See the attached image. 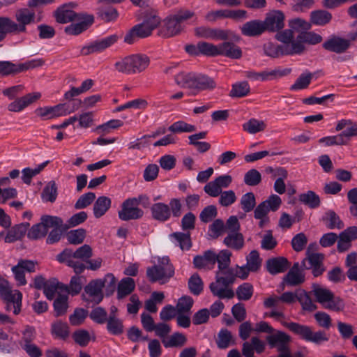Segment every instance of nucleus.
Segmentation results:
<instances>
[{
	"instance_id": "f257e3e1",
	"label": "nucleus",
	"mask_w": 357,
	"mask_h": 357,
	"mask_svg": "<svg viewBox=\"0 0 357 357\" xmlns=\"http://www.w3.org/2000/svg\"><path fill=\"white\" fill-rule=\"evenodd\" d=\"M250 271V268L244 265L227 269L223 272L224 276L219 275V272H216L215 281L210 284V290L215 296L220 299L232 298L235 294L229 287L237 277L243 280L246 279Z\"/></svg>"
},
{
	"instance_id": "f03ea898",
	"label": "nucleus",
	"mask_w": 357,
	"mask_h": 357,
	"mask_svg": "<svg viewBox=\"0 0 357 357\" xmlns=\"http://www.w3.org/2000/svg\"><path fill=\"white\" fill-rule=\"evenodd\" d=\"M174 80L179 86L192 90L195 95L202 91H212L217 86L213 78L201 73L181 72Z\"/></svg>"
},
{
	"instance_id": "7ed1b4c3",
	"label": "nucleus",
	"mask_w": 357,
	"mask_h": 357,
	"mask_svg": "<svg viewBox=\"0 0 357 357\" xmlns=\"http://www.w3.org/2000/svg\"><path fill=\"white\" fill-rule=\"evenodd\" d=\"M150 64L148 56L143 54H134L119 59L114 63V68L119 73L134 75L145 70Z\"/></svg>"
},
{
	"instance_id": "20e7f679",
	"label": "nucleus",
	"mask_w": 357,
	"mask_h": 357,
	"mask_svg": "<svg viewBox=\"0 0 357 357\" xmlns=\"http://www.w3.org/2000/svg\"><path fill=\"white\" fill-rule=\"evenodd\" d=\"M78 6L76 2H69L59 6L54 15L56 22H93L94 16L87 13H77L74 11Z\"/></svg>"
},
{
	"instance_id": "39448f33",
	"label": "nucleus",
	"mask_w": 357,
	"mask_h": 357,
	"mask_svg": "<svg viewBox=\"0 0 357 357\" xmlns=\"http://www.w3.org/2000/svg\"><path fill=\"white\" fill-rule=\"evenodd\" d=\"M298 28L297 39L289 47L286 52L287 54H301L305 51V43L314 45L322 40V37L319 34L310 31V24L298 26Z\"/></svg>"
},
{
	"instance_id": "423d86ee",
	"label": "nucleus",
	"mask_w": 357,
	"mask_h": 357,
	"mask_svg": "<svg viewBox=\"0 0 357 357\" xmlns=\"http://www.w3.org/2000/svg\"><path fill=\"white\" fill-rule=\"evenodd\" d=\"M283 325L290 331L306 342L319 345L324 342H328L329 340L328 335L325 331H314L312 327L307 325L296 322H285Z\"/></svg>"
},
{
	"instance_id": "0eeeda50",
	"label": "nucleus",
	"mask_w": 357,
	"mask_h": 357,
	"mask_svg": "<svg viewBox=\"0 0 357 357\" xmlns=\"http://www.w3.org/2000/svg\"><path fill=\"white\" fill-rule=\"evenodd\" d=\"M308 24H266L269 25L268 31L275 33V38L285 45L284 47H289L297 39L298 26Z\"/></svg>"
},
{
	"instance_id": "6e6552de",
	"label": "nucleus",
	"mask_w": 357,
	"mask_h": 357,
	"mask_svg": "<svg viewBox=\"0 0 357 357\" xmlns=\"http://www.w3.org/2000/svg\"><path fill=\"white\" fill-rule=\"evenodd\" d=\"M146 275L151 282L165 284L174 275V268L169 257H164L159 259L157 265L147 268Z\"/></svg>"
},
{
	"instance_id": "1a4fd4ad",
	"label": "nucleus",
	"mask_w": 357,
	"mask_h": 357,
	"mask_svg": "<svg viewBox=\"0 0 357 357\" xmlns=\"http://www.w3.org/2000/svg\"><path fill=\"white\" fill-rule=\"evenodd\" d=\"M80 105L81 100H75L72 103H63L56 105L54 107L38 108L36 109V114L44 119H51L69 114L75 110H77Z\"/></svg>"
},
{
	"instance_id": "9d476101",
	"label": "nucleus",
	"mask_w": 357,
	"mask_h": 357,
	"mask_svg": "<svg viewBox=\"0 0 357 357\" xmlns=\"http://www.w3.org/2000/svg\"><path fill=\"white\" fill-rule=\"evenodd\" d=\"M144 198L148 199L142 195L126 199L122 203L121 209L118 212L119 218L123 221L141 218L144 215V211L138 206Z\"/></svg>"
},
{
	"instance_id": "9b49d317",
	"label": "nucleus",
	"mask_w": 357,
	"mask_h": 357,
	"mask_svg": "<svg viewBox=\"0 0 357 357\" xmlns=\"http://www.w3.org/2000/svg\"><path fill=\"white\" fill-rule=\"evenodd\" d=\"M195 35L201 38L215 40H238V38L229 30L211 27L207 24H201L195 29Z\"/></svg>"
},
{
	"instance_id": "f8f14e48",
	"label": "nucleus",
	"mask_w": 357,
	"mask_h": 357,
	"mask_svg": "<svg viewBox=\"0 0 357 357\" xmlns=\"http://www.w3.org/2000/svg\"><path fill=\"white\" fill-rule=\"evenodd\" d=\"M0 297L3 301L13 302V313L17 315L21 312L22 294L19 290H11L8 282L4 278L0 281Z\"/></svg>"
},
{
	"instance_id": "ddd939ff",
	"label": "nucleus",
	"mask_w": 357,
	"mask_h": 357,
	"mask_svg": "<svg viewBox=\"0 0 357 357\" xmlns=\"http://www.w3.org/2000/svg\"><path fill=\"white\" fill-rule=\"evenodd\" d=\"M0 297L3 301L13 302V313L17 315L21 312L22 294L19 290H11L8 282L4 278L0 281Z\"/></svg>"
},
{
	"instance_id": "4468645a",
	"label": "nucleus",
	"mask_w": 357,
	"mask_h": 357,
	"mask_svg": "<svg viewBox=\"0 0 357 357\" xmlns=\"http://www.w3.org/2000/svg\"><path fill=\"white\" fill-rule=\"evenodd\" d=\"M266 340L271 348H275L278 352L290 350L291 337L287 333L281 331H275L266 336Z\"/></svg>"
},
{
	"instance_id": "2eb2a0df",
	"label": "nucleus",
	"mask_w": 357,
	"mask_h": 357,
	"mask_svg": "<svg viewBox=\"0 0 357 357\" xmlns=\"http://www.w3.org/2000/svg\"><path fill=\"white\" fill-rule=\"evenodd\" d=\"M117 40L118 36L114 34L100 40L93 41L89 45L82 47L80 54L84 56H87L93 53L102 52L116 43Z\"/></svg>"
},
{
	"instance_id": "dca6fc26",
	"label": "nucleus",
	"mask_w": 357,
	"mask_h": 357,
	"mask_svg": "<svg viewBox=\"0 0 357 357\" xmlns=\"http://www.w3.org/2000/svg\"><path fill=\"white\" fill-rule=\"evenodd\" d=\"M232 177L228 174L218 176L213 181L208 182L204 187V192L209 196L216 197L219 196L222 188H228L232 183Z\"/></svg>"
},
{
	"instance_id": "f3484780",
	"label": "nucleus",
	"mask_w": 357,
	"mask_h": 357,
	"mask_svg": "<svg viewBox=\"0 0 357 357\" xmlns=\"http://www.w3.org/2000/svg\"><path fill=\"white\" fill-rule=\"evenodd\" d=\"M247 11L245 10H218L211 11L206 15L208 21L222 20L225 18L233 20H243L246 19Z\"/></svg>"
},
{
	"instance_id": "a211bd4d",
	"label": "nucleus",
	"mask_w": 357,
	"mask_h": 357,
	"mask_svg": "<svg viewBox=\"0 0 357 357\" xmlns=\"http://www.w3.org/2000/svg\"><path fill=\"white\" fill-rule=\"evenodd\" d=\"M102 288L103 283L100 280L98 279L91 281L85 287L84 291L88 296V299L98 304L100 303L103 298Z\"/></svg>"
},
{
	"instance_id": "6ab92c4d",
	"label": "nucleus",
	"mask_w": 357,
	"mask_h": 357,
	"mask_svg": "<svg viewBox=\"0 0 357 357\" xmlns=\"http://www.w3.org/2000/svg\"><path fill=\"white\" fill-rule=\"evenodd\" d=\"M304 270L301 267V263H294L285 275L284 281L290 286H296L302 284L305 281Z\"/></svg>"
},
{
	"instance_id": "aec40b11",
	"label": "nucleus",
	"mask_w": 357,
	"mask_h": 357,
	"mask_svg": "<svg viewBox=\"0 0 357 357\" xmlns=\"http://www.w3.org/2000/svg\"><path fill=\"white\" fill-rule=\"evenodd\" d=\"M193 264L198 269H213L215 264V252L207 250L202 255H197L193 259Z\"/></svg>"
},
{
	"instance_id": "412c9836",
	"label": "nucleus",
	"mask_w": 357,
	"mask_h": 357,
	"mask_svg": "<svg viewBox=\"0 0 357 357\" xmlns=\"http://www.w3.org/2000/svg\"><path fill=\"white\" fill-rule=\"evenodd\" d=\"M266 266L270 274L277 275L285 272L289 268L290 263L287 258L278 257L268 259Z\"/></svg>"
},
{
	"instance_id": "4be33fe9",
	"label": "nucleus",
	"mask_w": 357,
	"mask_h": 357,
	"mask_svg": "<svg viewBox=\"0 0 357 357\" xmlns=\"http://www.w3.org/2000/svg\"><path fill=\"white\" fill-rule=\"evenodd\" d=\"M350 46V40L340 37H332L325 41L323 47L326 50L341 54L347 51Z\"/></svg>"
},
{
	"instance_id": "5701e85b",
	"label": "nucleus",
	"mask_w": 357,
	"mask_h": 357,
	"mask_svg": "<svg viewBox=\"0 0 357 357\" xmlns=\"http://www.w3.org/2000/svg\"><path fill=\"white\" fill-rule=\"evenodd\" d=\"M40 97V93H29L10 103L8 106V109L10 112H19L39 99Z\"/></svg>"
},
{
	"instance_id": "b1692460",
	"label": "nucleus",
	"mask_w": 357,
	"mask_h": 357,
	"mask_svg": "<svg viewBox=\"0 0 357 357\" xmlns=\"http://www.w3.org/2000/svg\"><path fill=\"white\" fill-rule=\"evenodd\" d=\"M151 215L154 220L160 222L167 221L171 217V211L169 205L158 202L151 207Z\"/></svg>"
},
{
	"instance_id": "393cba45",
	"label": "nucleus",
	"mask_w": 357,
	"mask_h": 357,
	"mask_svg": "<svg viewBox=\"0 0 357 357\" xmlns=\"http://www.w3.org/2000/svg\"><path fill=\"white\" fill-rule=\"evenodd\" d=\"M68 253H70V249L64 250L57 255L58 261L66 263L68 266L72 267L77 274L82 273L86 268L85 265L82 262L76 261V258L70 257Z\"/></svg>"
},
{
	"instance_id": "a878e982",
	"label": "nucleus",
	"mask_w": 357,
	"mask_h": 357,
	"mask_svg": "<svg viewBox=\"0 0 357 357\" xmlns=\"http://www.w3.org/2000/svg\"><path fill=\"white\" fill-rule=\"evenodd\" d=\"M218 55L238 59L241 57L242 51L241 48L235 44L229 42H224L218 45Z\"/></svg>"
},
{
	"instance_id": "bb28decb",
	"label": "nucleus",
	"mask_w": 357,
	"mask_h": 357,
	"mask_svg": "<svg viewBox=\"0 0 357 357\" xmlns=\"http://www.w3.org/2000/svg\"><path fill=\"white\" fill-rule=\"evenodd\" d=\"M223 243L229 248L241 250L245 245L243 235L240 232H228Z\"/></svg>"
},
{
	"instance_id": "cd10ccee",
	"label": "nucleus",
	"mask_w": 357,
	"mask_h": 357,
	"mask_svg": "<svg viewBox=\"0 0 357 357\" xmlns=\"http://www.w3.org/2000/svg\"><path fill=\"white\" fill-rule=\"evenodd\" d=\"M29 227L28 222L21 223L8 230L4 238L5 243H10L19 241L25 235Z\"/></svg>"
},
{
	"instance_id": "c85d7f7f",
	"label": "nucleus",
	"mask_w": 357,
	"mask_h": 357,
	"mask_svg": "<svg viewBox=\"0 0 357 357\" xmlns=\"http://www.w3.org/2000/svg\"><path fill=\"white\" fill-rule=\"evenodd\" d=\"M158 36L163 38L173 37L183 30L182 24H155Z\"/></svg>"
},
{
	"instance_id": "c756f323",
	"label": "nucleus",
	"mask_w": 357,
	"mask_h": 357,
	"mask_svg": "<svg viewBox=\"0 0 357 357\" xmlns=\"http://www.w3.org/2000/svg\"><path fill=\"white\" fill-rule=\"evenodd\" d=\"M17 348V343L3 328H0V352L11 354Z\"/></svg>"
},
{
	"instance_id": "7c9ffc66",
	"label": "nucleus",
	"mask_w": 357,
	"mask_h": 357,
	"mask_svg": "<svg viewBox=\"0 0 357 357\" xmlns=\"http://www.w3.org/2000/svg\"><path fill=\"white\" fill-rule=\"evenodd\" d=\"M112 204L110 198L106 196L99 197L93 204V215L96 218H100L104 215L109 209Z\"/></svg>"
},
{
	"instance_id": "2f4dec72",
	"label": "nucleus",
	"mask_w": 357,
	"mask_h": 357,
	"mask_svg": "<svg viewBox=\"0 0 357 357\" xmlns=\"http://www.w3.org/2000/svg\"><path fill=\"white\" fill-rule=\"evenodd\" d=\"M218 347L220 349H226L231 345L236 344L235 339L231 333L227 329H221L215 339Z\"/></svg>"
},
{
	"instance_id": "473e14b6",
	"label": "nucleus",
	"mask_w": 357,
	"mask_h": 357,
	"mask_svg": "<svg viewBox=\"0 0 357 357\" xmlns=\"http://www.w3.org/2000/svg\"><path fill=\"white\" fill-rule=\"evenodd\" d=\"M135 288V280L130 278H123L118 284L117 288V298L122 299L123 298L130 294Z\"/></svg>"
},
{
	"instance_id": "72a5a7b5",
	"label": "nucleus",
	"mask_w": 357,
	"mask_h": 357,
	"mask_svg": "<svg viewBox=\"0 0 357 357\" xmlns=\"http://www.w3.org/2000/svg\"><path fill=\"white\" fill-rule=\"evenodd\" d=\"M51 333L55 338L66 340L70 335L68 324L61 321H56L52 324Z\"/></svg>"
},
{
	"instance_id": "f704fd0d",
	"label": "nucleus",
	"mask_w": 357,
	"mask_h": 357,
	"mask_svg": "<svg viewBox=\"0 0 357 357\" xmlns=\"http://www.w3.org/2000/svg\"><path fill=\"white\" fill-rule=\"evenodd\" d=\"M269 25L266 24H243L241 27L243 35L247 36H257L265 31H268Z\"/></svg>"
},
{
	"instance_id": "c9c22d12",
	"label": "nucleus",
	"mask_w": 357,
	"mask_h": 357,
	"mask_svg": "<svg viewBox=\"0 0 357 357\" xmlns=\"http://www.w3.org/2000/svg\"><path fill=\"white\" fill-rule=\"evenodd\" d=\"M231 256V253L227 250H221L218 255L215 253V263L218 262V264L219 275L224 276L223 272L229 269Z\"/></svg>"
},
{
	"instance_id": "e433bc0d",
	"label": "nucleus",
	"mask_w": 357,
	"mask_h": 357,
	"mask_svg": "<svg viewBox=\"0 0 357 357\" xmlns=\"http://www.w3.org/2000/svg\"><path fill=\"white\" fill-rule=\"evenodd\" d=\"M298 199L301 203L307 205L310 208H317L321 204V200L319 195L312 190L301 194Z\"/></svg>"
},
{
	"instance_id": "4c0bfd02",
	"label": "nucleus",
	"mask_w": 357,
	"mask_h": 357,
	"mask_svg": "<svg viewBox=\"0 0 357 357\" xmlns=\"http://www.w3.org/2000/svg\"><path fill=\"white\" fill-rule=\"evenodd\" d=\"M324 255L319 253H308L301 261L303 269L309 270L311 268L323 264Z\"/></svg>"
},
{
	"instance_id": "58836bf2",
	"label": "nucleus",
	"mask_w": 357,
	"mask_h": 357,
	"mask_svg": "<svg viewBox=\"0 0 357 357\" xmlns=\"http://www.w3.org/2000/svg\"><path fill=\"white\" fill-rule=\"evenodd\" d=\"M173 242L183 250H189L191 248L190 235L182 232H175L170 235Z\"/></svg>"
},
{
	"instance_id": "ea45409f",
	"label": "nucleus",
	"mask_w": 357,
	"mask_h": 357,
	"mask_svg": "<svg viewBox=\"0 0 357 357\" xmlns=\"http://www.w3.org/2000/svg\"><path fill=\"white\" fill-rule=\"evenodd\" d=\"M26 24H0V41L7 33L17 34L26 30Z\"/></svg>"
},
{
	"instance_id": "a19ab883",
	"label": "nucleus",
	"mask_w": 357,
	"mask_h": 357,
	"mask_svg": "<svg viewBox=\"0 0 357 357\" xmlns=\"http://www.w3.org/2000/svg\"><path fill=\"white\" fill-rule=\"evenodd\" d=\"M40 222L45 227L47 232L50 228H52V229H61L63 225V221L61 218L49 215H42Z\"/></svg>"
},
{
	"instance_id": "79ce46f5",
	"label": "nucleus",
	"mask_w": 357,
	"mask_h": 357,
	"mask_svg": "<svg viewBox=\"0 0 357 357\" xmlns=\"http://www.w3.org/2000/svg\"><path fill=\"white\" fill-rule=\"evenodd\" d=\"M323 220L327 227L330 229H341L344 226L340 217L333 211L326 212Z\"/></svg>"
},
{
	"instance_id": "37998d69",
	"label": "nucleus",
	"mask_w": 357,
	"mask_h": 357,
	"mask_svg": "<svg viewBox=\"0 0 357 357\" xmlns=\"http://www.w3.org/2000/svg\"><path fill=\"white\" fill-rule=\"evenodd\" d=\"M250 91V85L245 81L239 82L232 85L229 96L232 98H242L246 96Z\"/></svg>"
},
{
	"instance_id": "c03bdc74",
	"label": "nucleus",
	"mask_w": 357,
	"mask_h": 357,
	"mask_svg": "<svg viewBox=\"0 0 357 357\" xmlns=\"http://www.w3.org/2000/svg\"><path fill=\"white\" fill-rule=\"evenodd\" d=\"M266 124L264 121L258 120L256 119H251L248 121L243 124V130L250 134H255L257 132L265 130Z\"/></svg>"
},
{
	"instance_id": "a18cd8bd",
	"label": "nucleus",
	"mask_w": 357,
	"mask_h": 357,
	"mask_svg": "<svg viewBox=\"0 0 357 357\" xmlns=\"http://www.w3.org/2000/svg\"><path fill=\"white\" fill-rule=\"evenodd\" d=\"M289 47H284L282 45H274L271 43H268L264 45L265 54L271 57H278L280 55H294L293 54L286 53Z\"/></svg>"
},
{
	"instance_id": "49530a36",
	"label": "nucleus",
	"mask_w": 357,
	"mask_h": 357,
	"mask_svg": "<svg viewBox=\"0 0 357 357\" xmlns=\"http://www.w3.org/2000/svg\"><path fill=\"white\" fill-rule=\"evenodd\" d=\"M57 195V185L55 181H52L44 188L42 192V199L45 202L53 203L56 199Z\"/></svg>"
},
{
	"instance_id": "de8ad7c7",
	"label": "nucleus",
	"mask_w": 357,
	"mask_h": 357,
	"mask_svg": "<svg viewBox=\"0 0 357 357\" xmlns=\"http://www.w3.org/2000/svg\"><path fill=\"white\" fill-rule=\"evenodd\" d=\"M107 329L112 335H119L123 332L122 321L116 317H109L107 320Z\"/></svg>"
},
{
	"instance_id": "09e8293b",
	"label": "nucleus",
	"mask_w": 357,
	"mask_h": 357,
	"mask_svg": "<svg viewBox=\"0 0 357 357\" xmlns=\"http://www.w3.org/2000/svg\"><path fill=\"white\" fill-rule=\"evenodd\" d=\"M48 161H46L40 165H39L37 167L34 169H31L29 167H26L22 169V179L23 182L26 184L29 185L31 182V179L33 176L38 174L48 164Z\"/></svg>"
},
{
	"instance_id": "8fccbe9b",
	"label": "nucleus",
	"mask_w": 357,
	"mask_h": 357,
	"mask_svg": "<svg viewBox=\"0 0 357 357\" xmlns=\"http://www.w3.org/2000/svg\"><path fill=\"white\" fill-rule=\"evenodd\" d=\"M261 259L259 257V252L254 250L246 257V266L251 272H257L261 267Z\"/></svg>"
},
{
	"instance_id": "3c124183",
	"label": "nucleus",
	"mask_w": 357,
	"mask_h": 357,
	"mask_svg": "<svg viewBox=\"0 0 357 357\" xmlns=\"http://www.w3.org/2000/svg\"><path fill=\"white\" fill-rule=\"evenodd\" d=\"M312 292L317 301L321 303L323 307L333 295V293L331 290L319 286H314Z\"/></svg>"
},
{
	"instance_id": "603ef678",
	"label": "nucleus",
	"mask_w": 357,
	"mask_h": 357,
	"mask_svg": "<svg viewBox=\"0 0 357 357\" xmlns=\"http://www.w3.org/2000/svg\"><path fill=\"white\" fill-rule=\"evenodd\" d=\"M287 73L281 72L279 70H273L271 72H261V73H257L255 71H248L246 72V77L249 79H253V80H266L268 79L269 76H283L287 75Z\"/></svg>"
},
{
	"instance_id": "864d4df0",
	"label": "nucleus",
	"mask_w": 357,
	"mask_h": 357,
	"mask_svg": "<svg viewBox=\"0 0 357 357\" xmlns=\"http://www.w3.org/2000/svg\"><path fill=\"white\" fill-rule=\"evenodd\" d=\"M168 130L173 133L192 132L196 130V127L183 121H178L172 123Z\"/></svg>"
},
{
	"instance_id": "5fc2aeb1",
	"label": "nucleus",
	"mask_w": 357,
	"mask_h": 357,
	"mask_svg": "<svg viewBox=\"0 0 357 357\" xmlns=\"http://www.w3.org/2000/svg\"><path fill=\"white\" fill-rule=\"evenodd\" d=\"M193 303L194 301L190 296H183L181 297L175 306L177 313L190 314Z\"/></svg>"
},
{
	"instance_id": "6e6d98bb",
	"label": "nucleus",
	"mask_w": 357,
	"mask_h": 357,
	"mask_svg": "<svg viewBox=\"0 0 357 357\" xmlns=\"http://www.w3.org/2000/svg\"><path fill=\"white\" fill-rule=\"evenodd\" d=\"M240 205L244 212L248 213L252 211L256 205L254 193L250 192L244 194L241 198Z\"/></svg>"
},
{
	"instance_id": "4d7b16f0",
	"label": "nucleus",
	"mask_w": 357,
	"mask_h": 357,
	"mask_svg": "<svg viewBox=\"0 0 357 357\" xmlns=\"http://www.w3.org/2000/svg\"><path fill=\"white\" fill-rule=\"evenodd\" d=\"M187 338L185 335L181 333H174L169 340L163 342L165 347H181L185 344Z\"/></svg>"
},
{
	"instance_id": "13d9d810",
	"label": "nucleus",
	"mask_w": 357,
	"mask_h": 357,
	"mask_svg": "<svg viewBox=\"0 0 357 357\" xmlns=\"http://www.w3.org/2000/svg\"><path fill=\"white\" fill-rule=\"evenodd\" d=\"M243 181L247 185L256 186L261 181V173L256 169H250L245 174Z\"/></svg>"
},
{
	"instance_id": "bf43d9fd",
	"label": "nucleus",
	"mask_w": 357,
	"mask_h": 357,
	"mask_svg": "<svg viewBox=\"0 0 357 357\" xmlns=\"http://www.w3.org/2000/svg\"><path fill=\"white\" fill-rule=\"evenodd\" d=\"M324 307L327 310L340 312L344 311L345 303L342 298L335 296L333 294L332 298L324 305Z\"/></svg>"
},
{
	"instance_id": "052dcab7",
	"label": "nucleus",
	"mask_w": 357,
	"mask_h": 357,
	"mask_svg": "<svg viewBox=\"0 0 357 357\" xmlns=\"http://www.w3.org/2000/svg\"><path fill=\"white\" fill-rule=\"evenodd\" d=\"M54 308L56 317L64 314L68 309V296L59 295L54 302Z\"/></svg>"
},
{
	"instance_id": "680f3d73",
	"label": "nucleus",
	"mask_w": 357,
	"mask_h": 357,
	"mask_svg": "<svg viewBox=\"0 0 357 357\" xmlns=\"http://www.w3.org/2000/svg\"><path fill=\"white\" fill-rule=\"evenodd\" d=\"M198 48L199 54L208 56H215L218 55V45H215L207 42H199Z\"/></svg>"
},
{
	"instance_id": "e2e57ef3",
	"label": "nucleus",
	"mask_w": 357,
	"mask_h": 357,
	"mask_svg": "<svg viewBox=\"0 0 357 357\" xmlns=\"http://www.w3.org/2000/svg\"><path fill=\"white\" fill-rule=\"evenodd\" d=\"M84 278L79 276H73L72 277L70 282V285L64 286L63 285V289L67 291L68 294L71 295H77L78 294L82 288V280Z\"/></svg>"
},
{
	"instance_id": "0e129e2a",
	"label": "nucleus",
	"mask_w": 357,
	"mask_h": 357,
	"mask_svg": "<svg viewBox=\"0 0 357 357\" xmlns=\"http://www.w3.org/2000/svg\"><path fill=\"white\" fill-rule=\"evenodd\" d=\"M332 20V14L326 10H317L310 13V22H329Z\"/></svg>"
},
{
	"instance_id": "69168bd1",
	"label": "nucleus",
	"mask_w": 357,
	"mask_h": 357,
	"mask_svg": "<svg viewBox=\"0 0 357 357\" xmlns=\"http://www.w3.org/2000/svg\"><path fill=\"white\" fill-rule=\"evenodd\" d=\"M188 287L194 295H199L203 290V282L197 273L193 274L189 279Z\"/></svg>"
},
{
	"instance_id": "338daca9",
	"label": "nucleus",
	"mask_w": 357,
	"mask_h": 357,
	"mask_svg": "<svg viewBox=\"0 0 357 357\" xmlns=\"http://www.w3.org/2000/svg\"><path fill=\"white\" fill-rule=\"evenodd\" d=\"M86 237V230L84 229H77L71 230L67 234L68 242L73 245L81 244Z\"/></svg>"
},
{
	"instance_id": "774afa93",
	"label": "nucleus",
	"mask_w": 357,
	"mask_h": 357,
	"mask_svg": "<svg viewBox=\"0 0 357 357\" xmlns=\"http://www.w3.org/2000/svg\"><path fill=\"white\" fill-rule=\"evenodd\" d=\"M236 293L239 300L248 301L253 294V287L250 283H243L237 288Z\"/></svg>"
}]
</instances>
